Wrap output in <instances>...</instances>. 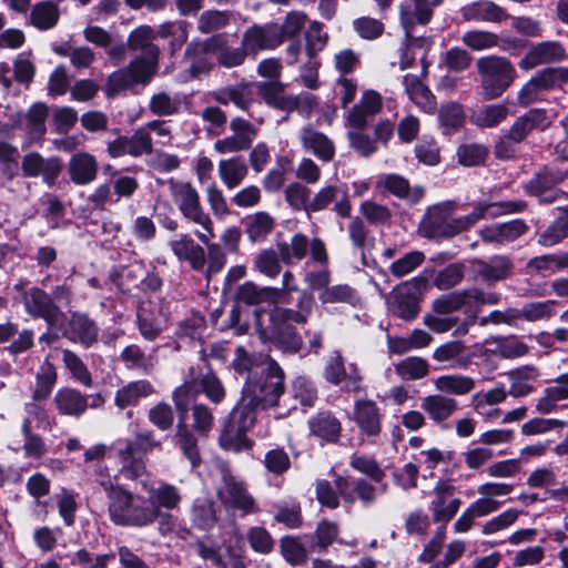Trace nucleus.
Wrapping results in <instances>:
<instances>
[{"instance_id":"774afa93","label":"nucleus","mask_w":568,"mask_h":568,"mask_svg":"<svg viewBox=\"0 0 568 568\" xmlns=\"http://www.w3.org/2000/svg\"><path fill=\"white\" fill-rule=\"evenodd\" d=\"M438 120L444 132L449 134L464 125L465 113L460 104L449 102L439 109Z\"/></svg>"},{"instance_id":"bb28decb","label":"nucleus","mask_w":568,"mask_h":568,"mask_svg":"<svg viewBox=\"0 0 568 568\" xmlns=\"http://www.w3.org/2000/svg\"><path fill=\"white\" fill-rule=\"evenodd\" d=\"M565 55V49L559 42L545 41L534 45L520 60L519 67L528 71L539 64L561 61Z\"/></svg>"},{"instance_id":"09e8293b","label":"nucleus","mask_w":568,"mask_h":568,"mask_svg":"<svg viewBox=\"0 0 568 568\" xmlns=\"http://www.w3.org/2000/svg\"><path fill=\"white\" fill-rule=\"evenodd\" d=\"M116 459L120 467L118 476L128 480H136L146 474L145 462L136 457L130 446H123L116 450Z\"/></svg>"},{"instance_id":"f03ea898","label":"nucleus","mask_w":568,"mask_h":568,"mask_svg":"<svg viewBox=\"0 0 568 568\" xmlns=\"http://www.w3.org/2000/svg\"><path fill=\"white\" fill-rule=\"evenodd\" d=\"M108 514L118 526L144 528L152 525L156 510L144 496L122 487L108 499Z\"/></svg>"},{"instance_id":"69168bd1","label":"nucleus","mask_w":568,"mask_h":568,"mask_svg":"<svg viewBox=\"0 0 568 568\" xmlns=\"http://www.w3.org/2000/svg\"><path fill=\"white\" fill-rule=\"evenodd\" d=\"M191 519L202 529H209L216 523L214 503L209 498H196L192 505Z\"/></svg>"},{"instance_id":"4be33fe9","label":"nucleus","mask_w":568,"mask_h":568,"mask_svg":"<svg viewBox=\"0 0 568 568\" xmlns=\"http://www.w3.org/2000/svg\"><path fill=\"white\" fill-rule=\"evenodd\" d=\"M455 209V203L450 201L429 207L420 223L423 235L428 239L445 237L448 217Z\"/></svg>"},{"instance_id":"0eeeda50","label":"nucleus","mask_w":568,"mask_h":568,"mask_svg":"<svg viewBox=\"0 0 568 568\" xmlns=\"http://www.w3.org/2000/svg\"><path fill=\"white\" fill-rule=\"evenodd\" d=\"M277 250L285 265H293L302 261L308 252L312 261L320 266L328 263V254L323 240L320 237L308 240L303 233L294 234L288 242L277 243Z\"/></svg>"},{"instance_id":"393cba45","label":"nucleus","mask_w":568,"mask_h":568,"mask_svg":"<svg viewBox=\"0 0 568 568\" xmlns=\"http://www.w3.org/2000/svg\"><path fill=\"white\" fill-rule=\"evenodd\" d=\"M300 141L305 152L312 153L322 162L328 163L335 156L334 142L310 125L300 131Z\"/></svg>"},{"instance_id":"473e14b6","label":"nucleus","mask_w":568,"mask_h":568,"mask_svg":"<svg viewBox=\"0 0 568 568\" xmlns=\"http://www.w3.org/2000/svg\"><path fill=\"white\" fill-rule=\"evenodd\" d=\"M98 174V162L88 152L73 154L69 162L70 180L77 185H87L95 180Z\"/></svg>"},{"instance_id":"f257e3e1","label":"nucleus","mask_w":568,"mask_h":568,"mask_svg":"<svg viewBox=\"0 0 568 568\" xmlns=\"http://www.w3.org/2000/svg\"><path fill=\"white\" fill-rule=\"evenodd\" d=\"M170 196L184 220L195 225L194 235L197 240L207 244L214 239L213 221L205 212L200 193L196 187L187 181L170 179L168 181Z\"/></svg>"},{"instance_id":"603ef678","label":"nucleus","mask_w":568,"mask_h":568,"mask_svg":"<svg viewBox=\"0 0 568 568\" xmlns=\"http://www.w3.org/2000/svg\"><path fill=\"white\" fill-rule=\"evenodd\" d=\"M508 108L505 104H489L475 111L470 116V122L479 128H494L506 120Z\"/></svg>"},{"instance_id":"f8f14e48","label":"nucleus","mask_w":568,"mask_h":568,"mask_svg":"<svg viewBox=\"0 0 568 568\" xmlns=\"http://www.w3.org/2000/svg\"><path fill=\"white\" fill-rule=\"evenodd\" d=\"M23 303L29 315L44 320L50 327L57 326L63 317L52 296L39 287H31L26 293Z\"/></svg>"},{"instance_id":"3c124183","label":"nucleus","mask_w":568,"mask_h":568,"mask_svg":"<svg viewBox=\"0 0 568 568\" xmlns=\"http://www.w3.org/2000/svg\"><path fill=\"white\" fill-rule=\"evenodd\" d=\"M217 44L216 60L225 68H234L242 65L250 53V51L241 45L239 48L229 47L222 37H214L210 40L209 45Z\"/></svg>"},{"instance_id":"b1692460","label":"nucleus","mask_w":568,"mask_h":568,"mask_svg":"<svg viewBox=\"0 0 568 568\" xmlns=\"http://www.w3.org/2000/svg\"><path fill=\"white\" fill-rule=\"evenodd\" d=\"M21 169L24 176H42L47 184H53L61 172V163L57 158L44 160L39 153L30 152L22 159Z\"/></svg>"},{"instance_id":"680f3d73","label":"nucleus","mask_w":568,"mask_h":568,"mask_svg":"<svg viewBox=\"0 0 568 568\" xmlns=\"http://www.w3.org/2000/svg\"><path fill=\"white\" fill-rule=\"evenodd\" d=\"M275 221L266 212H257L246 223V234L251 242L263 241L274 229Z\"/></svg>"},{"instance_id":"5fc2aeb1","label":"nucleus","mask_w":568,"mask_h":568,"mask_svg":"<svg viewBox=\"0 0 568 568\" xmlns=\"http://www.w3.org/2000/svg\"><path fill=\"white\" fill-rule=\"evenodd\" d=\"M187 28L189 23L185 21H168L159 27L156 36L161 39H169L171 51L174 53L187 41Z\"/></svg>"},{"instance_id":"1a4fd4ad","label":"nucleus","mask_w":568,"mask_h":568,"mask_svg":"<svg viewBox=\"0 0 568 568\" xmlns=\"http://www.w3.org/2000/svg\"><path fill=\"white\" fill-rule=\"evenodd\" d=\"M323 375L333 385H339L344 382V388L347 392H361L363 389L361 369L354 363H351L346 368L344 358L338 351L332 352L328 356Z\"/></svg>"},{"instance_id":"13d9d810","label":"nucleus","mask_w":568,"mask_h":568,"mask_svg":"<svg viewBox=\"0 0 568 568\" xmlns=\"http://www.w3.org/2000/svg\"><path fill=\"white\" fill-rule=\"evenodd\" d=\"M138 327L141 336L146 341H154L163 331L160 312L158 315L145 306L138 311Z\"/></svg>"},{"instance_id":"cd10ccee","label":"nucleus","mask_w":568,"mask_h":568,"mask_svg":"<svg viewBox=\"0 0 568 568\" xmlns=\"http://www.w3.org/2000/svg\"><path fill=\"white\" fill-rule=\"evenodd\" d=\"M420 408L435 424H443L459 409V405L455 397L438 392L422 398Z\"/></svg>"},{"instance_id":"2f4dec72","label":"nucleus","mask_w":568,"mask_h":568,"mask_svg":"<svg viewBox=\"0 0 568 568\" xmlns=\"http://www.w3.org/2000/svg\"><path fill=\"white\" fill-rule=\"evenodd\" d=\"M256 89L258 95L272 108L287 112L298 108V98L284 94L283 84L278 81L258 82Z\"/></svg>"},{"instance_id":"a19ab883","label":"nucleus","mask_w":568,"mask_h":568,"mask_svg":"<svg viewBox=\"0 0 568 568\" xmlns=\"http://www.w3.org/2000/svg\"><path fill=\"white\" fill-rule=\"evenodd\" d=\"M462 14L467 21L500 22L508 16L506 11L491 1H478L462 9Z\"/></svg>"},{"instance_id":"2eb2a0df","label":"nucleus","mask_w":568,"mask_h":568,"mask_svg":"<svg viewBox=\"0 0 568 568\" xmlns=\"http://www.w3.org/2000/svg\"><path fill=\"white\" fill-rule=\"evenodd\" d=\"M528 231L524 220H511L504 223H494L479 230V237L483 242L497 245L509 244Z\"/></svg>"},{"instance_id":"ea45409f","label":"nucleus","mask_w":568,"mask_h":568,"mask_svg":"<svg viewBox=\"0 0 568 568\" xmlns=\"http://www.w3.org/2000/svg\"><path fill=\"white\" fill-rule=\"evenodd\" d=\"M213 99L223 105L233 103L236 108L247 111L253 103L251 83L241 82L221 88L214 91Z\"/></svg>"},{"instance_id":"9b49d317","label":"nucleus","mask_w":568,"mask_h":568,"mask_svg":"<svg viewBox=\"0 0 568 568\" xmlns=\"http://www.w3.org/2000/svg\"><path fill=\"white\" fill-rule=\"evenodd\" d=\"M241 44L253 55L262 51L275 50L282 44L278 23L253 24L244 31Z\"/></svg>"},{"instance_id":"7c9ffc66","label":"nucleus","mask_w":568,"mask_h":568,"mask_svg":"<svg viewBox=\"0 0 568 568\" xmlns=\"http://www.w3.org/2000/svg\"><path fill=\"white\" fill-rule=\"evenodd\" d=\"M473 265L477 275L485 282L494 283L506 280L511 275L513 263L506 255H495L485 262L474 260Z\"/></svg>"},{"instance_id":"c85d7f7f","label":"nucleus","mask_w":568,"mask_h":568,"mask_svg":"<svg viewBox=\"0 0 568 568\" xmlns=\"http://www.w3.org/2000/svg\"><path fill=\"white\" fill-rule=\"evenodd\" d=\"M314 300L311 295L302 293L297 301L298 310L275 306L268 314L270 324L292 325V323L303 324L312 313Z\"/></svg>"},{"instance_id":"e433bc0d","label":"nucleus","mask_w":568,"mask_h":568,"mask_svg":"<svg viewBox=\"0 0 568 568\" xmlns=\"http://www.w3.org/2000/svg\"><path fill=\"white\" fill-rule=\"evenodd\" d=\"M312 435L327 443H336L342 433L341 422L328 410L318 412L307 422Z\"/></svg>"},{"instance_id":"7ed1b4c3","label":"nucleus","mask_w":568,"mask_h":568,"mask_svg":"<svg viewBox=\"0 0 568 568\" xmlns=\"http://www.w3.org/2000/svg\"><path fill=\"white\" fill-rule=\"evenodd\" d=\"M284 371L275 361L270 359L260 375L254 373L248 376L242 393L261 409L275 407L284 393Z\"/></svg>"},{"instance_id":"aec40b11","label":"nucleus","mask_w":568,"mask_h":568,"mask_svg":"<svg viewBox=\"0 0 568 568\" xmlns=\"http://www.w3.org/2000/svg\"><path fill=\"white\" fill-rule=\"evenodd\" d=\"M141 487L149 495V506L156 508L158 511L178 509L182 501L179 488L166 481H161L158 486H154L149 480H142Z\"/></svg>"},{"instance_id":"c9c22d12","label":"nucleus","mask_w":568,"mask_h":568,"mask_svg":"<svg viewBox=\"0 0 568 568\" xmlns=\"http://www.w3.org/2000/svg\"><path fill=\"white\" fill-rule=\"evenodd\" d=\"M433 386L446 396H466L476 388V381L464 374H445L434 378Z\"/></svg>"},{"instance_id":"f704fd0d","label":"nucleus","mask_w":568,"mask_h":568,"mask_svg":"<svg viewBox=\"0 0 568 568\" xmlns=\"http://www.w3.org/2000/svg\"><path fill=\"white\" fill-rule=\"evenodd\" d=\"M217 174L223 185L233 190L243 183L248 174V166L243 156L234 155L220 160Z\"/></svg>"},{"instance_id":"4c0bfd02","label":"nucleus","mask_w":568,"mask_h":568,"mask_svg":"<svg viewBox=\"0 0 568 568\" xmlns=\"http://www.w3.org/2000/svg\"><path fill=\"white\" fill-rule=\"evenodd\" d=\"M514 489V485L508 483L487 481L478 486L479 498L475 500L477 505L488 516L499 509L501 503L498 497L509 495Z\"/></svg>"},{"instance_id":"0e129e2a","label":"nucleus","mask_w":568,"mask_h":568,"mask_svg":"<svg viewBox=\"0 0 568 568\" xmlns=\"http://www.w3.org/2000/svg\"><path fill=\"white\" fill-rule=\"evenodd\" d=\"M125 155L140 158L151 154L153 143L151 134L145 129H138L131 136L124 135Z\"/></svg>"},{"instance_id":"39448f33","label":"nucleus","mask_w":568,"mask_h":568,"mask_svg":"<svg viewBox=\"0 0 568 568\" xmlns=\"http://www.w3.org/2000/svg\"><path fill=\"white\" fill-rule=\"evenodd\" d=\"M428 287V280L423 275L396 285L387 296L389 311L404 321L414 320L420 310L419 300Z\"/></svg>"},{"instance_id":"79ce46f5","label":"nucleus","mask_w":568,"mask_h":568,"mask_svg":"<svg viewBox=\"0 0 568 568\" xmlns=\"http://www.w3.org/2000/svg\"><path fill=\"white\" fill-rule=\"evenodd\" d=\"M237 300L247 305L278 304V291L273 286H258L254 282L243 283L236 293Z\"/></svg>"},{"instance_id":"4468645a","label":"nucleus","mask_w":568,"mask_h":568,"mask_svg":"<svg viewBox=\"0 0 568 568\" xmlns=\"http://www.w3.org/2000/svg\"><path fill=\"white\" fill-rule=\"evenodd\" d=\"M564 179V173L544 168L534 174L524 189L527 194L538 197L540 202L552 203L559 194L555 186L562 182Z\"/></svg>"},{"instance_id":"c03bdc74","label":"nucleus","mask_w":568,"mask_h":568,"mask_svg":"<svg viewBox=\"0 0 568 568\" xmlns=\"http://www.w3.org/2000/svg\"><path fill=\"white\" fill-rule=\"evenodd\" d=\"M405 91L409 99L424 112L433 113L436 109L435 97L424 85L420 79L414 74H406L403 80Z\"/></svg>"},{"instance_id":"a18cd8bd","label":"nucleus","mask_w":568,"mask_h":568,"mask_svg":"<svg viewBox=\"0 0 568 568\" xmlns=\"http://www.w3.org/2000/svg\"><path fill=\"white\" fill-rule=\"evenodd\" d=\"M34 379L32 399L47 400L58 381L57 368L48 357H45L39 366Z\"/></svg>"},{"instance_id":"58836bf2","label":"nucleus","mask_w":568,"mask_h":568,"mask_svg":"<svg viewBox=\"0 0 568 568\" xmlns=\"http://www.w3.org/2000/svg\"><path fill=\"white\" fill-rule=\"evenodd\" d=\"M466 346L462 341H447L434 348L432 358L440 364V368H463L467 361L463 359Z\"/></svg>"},{"instance_id":"a878e982","label":"nucleus","mask_w":568,"mask_h":568,"mask_svg":"<svg viewBox=\"0 0 568 568\" xmlns=\"http://www.w3.org/2000/svg\"><path fill=\"white\" fill-rule=\"evenodd\" d=\"M568 399V372L558 375L541 395L536 399L535 409L538 414L554 413L560 402Z\"/></svg>"},{"instance_id":"338daca9","label":"nucleus","mask_w":568,"mask_h":568,"mask_svg":"<svg viewBox=\"0 0 568 568\" xmlns=\"http://www.w3.org/2000/svg\"><path fill=\"white\" fill-rule=\"evenodd\" d=\"M229 565L232 568H246L244 562L245 544L244 538L237 529H233L223 542Z\"/></svg>"},{"instance_id":"e2e57ef3","label":"nucleus","mask_w":568,"mask_h":568,"mask_svg":"<svg viewBox=\"0 0 568 568\" xmlns=\"http://www.w3.org/2000/svg\"><path fill=\"white\" fill-rule=\"evenodd\" d=\"M199 384L200 390L212 404L219 405L226 398V388L213 371L202 374Z\"/></svg>"},{"instance_id":"20e7f679","label":"nucleus","mask_w":568,"mask_h":568,"mask_svg":"<svg viewBox=\"0 0 568 568\" xmlns=\"http://www.w3.org/2000/svg\"><path fill=\"white\" fill-rule=\"evenodd\" d=\"M476 68L487 99L499 98L517 77V71L511 62L500 55L481 57L476 61Z\"/></svg>"},{"instance_id":"37998d69","label":"nucleus","mask_w":568,"mask_h":568,"mask_svg":"<svg viewBox=\"0 0 568 568\" xmlns=\"http://www.w3.org/2000/svg\"><path fill=\"white\" fill-rule=\"evenodd\" d=\"M159 53V48H151L149 55L139 57L128 64L133 84H145L153 78L158 70Z\"/></svg>"},{"instance_id":"9d476101","label":"nucleus","mask_w":568,"mask_h":568,"mask_svg":"<svg viewBox=\"0 0 568 568\" xmlns=\"http://www.w3.org/2000/svg\"><path fill=\"white\" fill-rule=\"evenodd\" d=\"M455 486L452 479H439L435 484L429 503L433 520L446 525L457 514L462 500L453 498Z\"/></svg>"},{"instance_id":"6e6d98bb","label":"nucleus","mask_w":568,"mask_h":568,"mask_svg":"<svg viewBox=\"0 0 568 568\" xmlns=\"http://www.w3.org/2000/svg\"><path fill=\"white\" fill-rule=\"evenodd\" d=\"M395 373L404 381H417L429 374L427 359L419 356H409L395 364Z\"/></svg>"},{"instance_id":"6e6552de","label":"nucleus","mask_w":568,"mask_h":568,"mask_svg":"<svg viewBox=\"0 0 568 568\" xmlns=\"http://www.w3.org/2000/svg\"><path fill=\"white\" fill-rule=\"evenodd\" d=\"M568 82V68H546L535 74L518 92V105L526 108L544 100L545 93Z\"/></svg>"},{"instance_id":"c756f323","label":"nucleus","mask_w":568,"mask_h":568,"mask_svg":"<svg viewBox=\"0 0 568 568\" xmlns=\"http://www.w3.org/2000/svg\"><path fill=\"white\" fill-rule=\"evenodd\" d=\"M377 185L409 204H416L424 195L423 187L418 185L410 186L407 179L396 173L382 175Z\"/></svg>"},{"instance_id":"052dcab7","label":"nucleus","mask_w":568,"mask_h":568,"mask_svg":"<svg viewBox=\"0 0 568 568\" xmlns=\"http://www.w3.org/2000/svg\"><path fill=\"white\" fill-rule=\"evenodd\" d=\"M62 362L71 376L80 384L91 387L93 384L91 373L82 358L71 349H62Z\"/></svg>"},{"instance_id":"a211bd4d","label":"nucleus","mask_w":568,"mask_h":568,"mask_svg":"<svg viewBox=\"0 0 568 568\" xmlns=\"http://www.w3.org/2000/svg\"><path fill=\"white\" fill-rule=\"evenodd\" d=\"M439 0H409L400 6V22L405 30L406 39L414 41L412 28L416 24H426L429 22L433 8Z\"/></svg>"},{"instance_id":"bf43d9fd","label":"nucleus","mask_w":568,"mask_h":568,"mask_svg":"<svg viewBox=\"0 0 568 568\" xmlns=\"http://www.w3.org/2000/svg\"><path fill=\"white\" fill-rule=\"evenodd\" d=\"M59 8L50 1H42L33 6L30 14L32 24L40 30L53 28L59 20Z\"/></svg>"},{"instance_id":"864d4df0","label":"nucleus","mask_w":568,"mask_h":568,"mask_svg":"<svg viewBox=\"0 0 568 568\" xmlns=\"http://www.w3.org/2000/svg\"><path fill=\"white\" fill-rule=\"evenodd\" d=\"M176 444L183 456L190 462L192 468L197 467L202 459L194 434L186 428L184 422H180L176 429Z\"/></svg>"},{"instance_id":"72a5a7b5","label":"nucleus","mask_w":568,"mask_h":568,"mask_svg":"<svg viewBox=\"0 0 568 568\" xmlns=\"http://www.w3.org/2000/svg\"><path fill=\"white\" fill-rule=\"evenodd\" d=\"M154 392L155 389L149 381H132L115 392L114 405L120 409L136 406L141 399L151 396Z\"/></svg>"},{"instance_id":"5701e85b","label":"nucleus","mask_w":568,"mask_h":568,"mask_svg":"<svg viewBox=\"0 0 568 568\" xmlns=\"http://www.w3.org/2000/svg\"><path fill=\"white\" fill-rule=\"evenodd\" d=\"M353 415L362 435L377 437L381 434L382 414L375 402L371 399L356 400Z\"/></svg>"},{"instance_id":"423d86ee","label":"nucleus","mask_w":568,"mask_h":568,"mask_svg":"<svg viewBox=\"0 0 568 568\" xmlns=\"http://www.w3.org/2000/svg\"><path fill=\"white\" fill-rule=\"evenodd\" d=\"M221 483L216 487V496L227 509L240 510L243 515L258 511L253 496L247 491L245 484L234 477L226 464L219 466Z\"/></svg>"},{"instance_id":"ddd939ff","label":"nucleus","mask_w":568,"mask_h":568,"mask_svg":"<svg viewBox=\"0 0 568 568\" xmlns=\"http://www.w3.org/2000/svg\"><path fill=\"white\" fill-rule=\"evenodd\" d=\"M254 315L256 317L257 331L263 338L274 342L278 348L286 353H297L301 351L303 339L292 325L268 324L263 326L260 322V311H255Z\"/></svg>"},{"instance_id":"dca6fc26","label":"nucleus","mask_w":568,"mask_h":568,"mask_svg":"<svg viewBox=\"0 0 568 568\" xmlns=\"http://www.w3.org/2000/svg\"><path fill=\"white\" fill-rule=\"evenodd\" d=\"M97 323L83 313H71L63 336L72 343H79L84 348L91 347L98 341Z\"/></svg>"},{"instance_id":"f3484780","label":"nucleus","mask_w":568,"mask_h":568,"mask_svg":"<svg viewBox=\"0 0 568 568\" xmlns=\"http://www.w3.org/2000/svg\"><path fill=\"white\" fill-rule=\"evenodd\" d=\"M549 125L550 120L545 109H531L515 120L507 132V139L513 143H520L534 130L544 131Z\"/></svg>"},{"instance_id":"4d7b16f0","label":"nucleus","mask_w":568,"mask_h":568,"mask_svg":"<svg viewBox=\"0 0 568 568\" xmlns=\"http://www.w3.org/2000/svg\"><path fill=\"white\" fill-rule=\"evenodd\" d=\"M246 395L242 396L230 414V422L239 425L242 429H250L256 420V410L261 409L257 404L250 400Z\"/></svg>"},{"instance_id":"8fccbe9b","label":"nucleus","mask_w":568,"mask_h":568,"mask_svg":"<svg viewBox=\"0 0 568 568\" xmlns=\"http://www.w3.org/2000/svg\"><path fill=\"white\" fill-rule=\"evenodd\" d=\"M248 429L229 422L223 428L220 437V447L224 450L241 453L252 448V440L246 437Z\"/></svg>"},{"instance_id":"412c9836","label":"nucleus","mask_w":568,"mask_h":568,"mask_svg":"<svg viewBox=\"0 0 568 568\" xmlns=\"http://www.w3.org/2000/svg\"><path fill=\"white\" fill-rule=\"evenodd\" d=\"M53 406L61 416L80 417L89 408V397L79 389L60 387L52 399Z\"/></svg>"},{"instance_id":"49530a36","label":"nucleus","mask_w":568,"mask_h":568,"mask_svg":"<svg viewBox=\"0 0 568 568\" xmlns=\"http://www.w3.org/2000/svg\"><path fill=\"white\" fill-rule=\"evenodd\" d=\"M510 379L509 395L514 398L526 397L534 392V383L539 377V371L534 366H524L508 374Z\"/></svg>"},{"instance_id":"de8ad7c7","label":"nucleus","mask_w":568,"mask_h":568,"mask_svg":"<svg viewBox=\"0 0 568 568\" xmlns=\"http://www.w3.org/2000/svg\"><path fill=\"white\" fill-rule=\"evenodd\" d=\"M476 292H468V288L442 294L433 301L432 311L449 316L464 306H470L469 297H476Z\"/></svg>"},{"instance_id":"6ab92c4d","label":"nucleus","mask_w":568,"mask_h":568,"mask_svg":"<svg viewBox=\"0 0 568 568\" xmlns=\"http://www.w3.org/2000/svg\"><path fill=\"white\" fill-rule=\"evenodd\" d=\"M335 487L338 495L348 504H354L358 499L364 505H371L378 495L377 488L363 478L351 481L348 478L338 476L335 479Z\"/></svg>"}]
</instances>
